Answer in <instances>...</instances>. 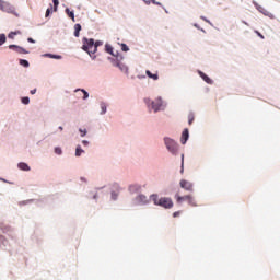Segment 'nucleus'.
<instances>
[{"mask_svg":"<svg viewBox=\"0 0 280 280\" xmlns=\"http://www.w3.org/2000/svg\"><path fill=\"white\" fill-rule=\"evenodd\" d=\"M178 215H180V211H176L173 213V218H178Z\"/></svg>","mask_w":280,"mask_h":280,"instance_id":"obj_36","label":"nucleus"},{"mask_svg":"<svg viewBox=\"0 0 280 280\" xmlns=\"http://www.w3.org/2000/svg\"><path fill=\"white\" fill-rule=\"evenodd\" d=\"M188 124H189V126H191V124H194V114L188 115Z\"/></svg>","mask_w":280,"mask_h":280,"instance_id":"obj_25","label":"nucleus"},{"mask_svg":"<svg viewBox=\"0 0 280 280\" xmlns=\"http://www.w3.org/2000/svg\"><path fill=\"white\" fill-rule=\"evenodd\" d=\"M136 187H137V186H130V188H129L130 191H135Z\"/></svg>","mask_w":280,"mask_h":280,"instance_id":"obj_44","label":"nucleus"},{"mask_svg":"<svg viewBox=\"0 0 280 280\" xmlns=\"http://www.w3.org/2000/svg\"><path fill=\"white\" fill-rule=\"evenodd\" d=\"M14 36H16L14 32H11L9 33L8 38H11V40H14Z\"/></svg>","mask_w":280,"mask_h":280,"instance_id":"obj_33","label":"nucleus"},{"mask_svg":"<svg viewBox=\"0 0 280 280\" xmlns=\"http://www.w3.org/2000/svg\"><path fill=\"white\" fill-rule=\"evenodd\" d=\"M184 167H185V155L182 154V173L184 172Z\"/></svg>","mask_w":280,"mask_h":280,"instance_id":"obj_29","label":"nucleus"},{"mask_svg":"<svg viewBox=\"0 0 280 280\" xmlns=\"http://www.w3.org/2000/svg\"><path fill=\"white\" fill-rule=\"evenodd\" d=\"M147 5H150L151 0H143Z\"/></svg>","mask_w":280,"mask_h":280,"instance_id":"obj_42","label":"nucleus"},{"mask_svg":"<svg viewBox=\"0 0 280 280\" xmlns=\"http://www.w3.org/2000/svg\"><path fill=\"white\" fill-rule=\"evenodd\" d=\"M105 51H107V54H110L112 56H115V52H113V46L108 44L105 46Z\"/></svg>","mask_w":280,"mask_h":280,"instance_id":"obj_21","label":"nucleus"},{"mask_svg":"<svg viewBox=\"0 0 280 280\" xmlns=\"http://www.w3.org/2000/svg\"><path fill=\"white\" fill-rule=\"evenodd\" d=\"M52 3L55 5V12H56V10H58V5L60 4V2L58 0H52Z\"/></svg>","mask_w":280,"mask_h":280,"instance_id":"obj_30","label":"nucleus"},{"mask_svg":"<svg viewBox=\"0 0 280 280\" xmlns=\"http://www.w3.org/2000/svg\"><path fill=\"white\" fill-rule=\"evenodd\" d=\"M19 170H22V172H30V165L25 162H21L18 164Z\"/></svg>","mask_w":280,"mask_h":280,"instance_id":"obj_12","label":"nucleus"},{"mask_svg":"<svg viewBox=\"0 0 280 280\" xmlns=\"http://www.w3.org/2000/svg\"><path fill=\"white\" fill-rule=\"evenodd\" d=\"M147 75L148 78H150L151 80H159V74H153L150 72V70H147Z\"/></svg>","mask_w":280,"mask_h":280,"instance_id":"obj_18","label":"nucleus"},{"mask_svg":"<svg viewBox=\"0 0 280 280\" xmlns=\"http://www.w3.org/2000/svg\"><path fill=\"white\" fill-rule=\"evenodd\" d=\"M20 65L27 69V67H30V61L25 59H20Z\"/></svg>","mask_w":280,"mask_h":280,"instance_id":"obj_22","label":"nucleus"},{"mask_svg":"<svg viewBox=\"0 0 280 280\" xmlns=\"http://www.w3.org/2000/svg\"><path fill=\"white\" fill-rule=\"evenodd\" d=\"M188 139H189V129H184V131L182 132V139H180L182 144L185 145Z\"/></svg>","mask_w":280,"mask_h":280,"instance_id":"obj_10","label":"nucleus"},{"mask_svg":"<svg viewBox=\"0 0 280 280\" xmlns=\"http://www.w3.org/2000/svg\"><path fill=\"white\" fill-rule=\"evenodd\" d=\"M27 40H28L30 43H36V40H34V38H32V37H28Z\"/></svg>","mask_w":280,"mask_h":280,"instance_id":"obj_39","label":"nucleus"},{"mask_svg":"<svg viewBox=\"0 0 280 280\" xmlns=\"http://www.w3.org/2000/svg\"><path fill=\"white\" fill-rule=\"evenodd\" d=\"M257 10H258V12L264 14L265 16H268L269 19H275V14L270 13V11L266 10L264 7L258 5Z\"/></svg>","mask_w":280,"mask_h":280,"instance_id":"obj_9","label":"nucleus"},{"mask_svg":"<svg viewBox=\"0 0 280 280\" xmlns=\"http://www.w3.org/2000/svg\"><path fill=\"white\" fill-rule=\"evenodd\" d=\"M188 205H190V207H198L196 199L191 195H189Z\"/></svg>","mask_w":280,"mask_h":280,"instance_id":"obj_16","label":"nucleus"},{"mask_svg":"<svg viewBox=\"0 0 280 280\" xmlns=\"http://www.w3.org/2000/svg\"><path fill=\"white\" fill-rule=\"evenodd\" d=\"M9 49H12L15 54H30L27 49L14 44L9 45Z\"/></svg>","mask_w":280,"mask_h":280,"instance_id":"obj_7","label":"nucleus"},{"mask_svg":"<svg viewBox=\"0 0 280 280\" xmlns=\"http://www.w3.org/2000/svg\"><path fill=\"white\" fill-rule=\"evenodd\" d=\"M145 104H150V98L144 100Z\"/></svg>","mask_w":280,"mask_h":280,"instance_id":"obj_46","label":"nucleus"},{"mask_svg":"<svg viewBox=\"0 0 280 280\" xmlns=\"http://www.w3.org/2000/svg\"><path fill=\"white\" fill-rule=\"evenodd\" d=\"M54 9V7L50 4V8H48L46 10V19L49 16V14H51V10Z\"/></svg>","mask_w":280,"mask_h":280,"instance_id":"obj_26","label":"nucleus"},{"mask_svg":"<svg viewBox=\"0 0 280 280\" xmlns=\"http://www.w3.org/2000/svg\"><path fill=\"white\" fill-rule=\"evenodd\" d=\"M151 3H153L154 5H161V3L156 2V0H151Z\"/></svg>","mask_w":280,"mask_h":280,"instance_id":"obj_37","label":"nucleus"},{"mask_svg":"<svg viewBox=\"0 0 280 280\" xmlns=\"http://www.w3.org/2000/svg\"><path fill=\"white\" fill-rule=\"evenodd\" d=\"M46 58H54L55 60H62V56L60 55H52V54H46Z\"/></svg>","mask_w":280,"mask_h":280,"instance_id":"obj_17","label":"nucleus"},{"mask_svg":"<svg viewBox=\"0 0 280 280\" xmlns=\"http://www.w3.org/2000/svg\"><path fill=\"white\" fill-rule=\"evenodd\" d=\"M0 10L1 12H7V14H13L14 16H19L16 10L14 9V5H12L8 1L0 0Z\"/></svg>","mask_w":280,"mask_h":280,"instance_id":"obj_3","label":"nucleus"},{"mask_svg":"<svg viewBox=\"0 0 280 280\" xmlns=\"http://www.w3.org/2000/svg\"><path fill=\"white\" fill-rule=\"evenodd\" d=\"M82 143H83V145H89V141H86V140H83Z\"/></svg>","mask_w":280,"mask_h":280,"instance_id":"obj_43","label":"nucleus"},{"mask_svg":"<svg viewBox=\"0 0 280 280\" xmlns=\"http://www.w3.org/2000/svg\"><path fill=\"white\" fill-rule=\"evenodd\" d=\"M66 14H67V16H69V19H71V21H73V23H75V13H73V11H71V10H69V8H67Z\"/></svg>","mask_w":280,"mask_h":280,"instance_id":"obj_14","label":"nucleus"},{"mask_svg":"<svg viewBox=\"0 0 280 280\" xmlns=\"http://www.w3.org/2000/svg\"><path fill=\"white\" fill-rule=\"evenodd\" d=\"M162 106H163V100H161V97L155 98L151 103V108H152V110H154V113H159V110H161Z\"/></svg>","mask_w":280,"mask_h":280,"instance_id":"obj_5","label":"nucleus"},{"mask_svg":"<svg viewBox=\"0 0 280 280\" xmlns=\"http://www.w3.org/2000/svg\"><path fill=\"white\" fill-rule=\"evenodd\" d=\"M101 115H104V114H106V103H102L101 104Z\"/></svg>","mask_w":280,"mask_h":280,"instance_id":"obj_24","label":"nucleus"},{"mask_svg":"<svg viewBox=\"0 0 280 280\" xmlns=\"http://www.w3.org/2000/svg\"><path fill=\"white\" fill-rule=\"evenodd\" d=\"M116 67H119L120 71H124L125 73H128V67L124 66L122 63L117 62Z\"/></svg>","mask_w":280,"mask_h":280,"instance_id":"obj_20","label":"nucleus"},{"mask_svg":"<svg viewBox=\"0 0 280 280\" xmlns=\"http://www.w3.org/2000/svg\"><path fill=\"white\" fill-rule=\"evenodd\" d=\"M13 34H14L15 36H19V35H21V31H14Z\"/></svg>","mask_w":280,"mask_h":280,"instance_id":"obj_38","label":"nucleus"},{"mask_svg":"<svg viewBox=\"0 0 280 280\" xmlns=\"http://www.w3.org/2000/svg\"><path fill=\"white\" fill-rule=\"evenodd\" d=\"M102 46V42H96L94 43V47H96V51H97V47Z\"/></svg>","mask_w":280,"mask_h":280,"instance_id":"obj_35","label":"nucleus"},{"mask_svg":"<svg viewBox=\"0 0 280 280\" xmlns=\"http://www.w3.org/2000/svg\"><path fill=\"white\" fill-rule=\"evenodd\" d=\"M165 145L172 154H176L178 152V144H176V141H174L171 138H164Z\"/></svg>","mask_w":280,"mask_h":280,"instance_id":"obj_4","label":"nucleus"},{"mask_svg":"<svg viewBox=\"0 0 280 280\" xmlns=\"http://www.w3.org/2000/svg\"><path fill=\"white\" fill-rule=\"evenodd\" d=\"M203 21H207V19H205V18H201Z\"/></svg>","mask_w":280,"mask_h":280,"instance_id":"obj_48","label":"nucleus"},{"mask_svg":"<svg viewBox=\"0 0 280 280\" xmlns=\"http://www.w3.org/2000/svg\"><path fill=\"white\" fill-rule=\"evenodd\" d=\"M117 196H118V195H117L115 191L112 192V199H113V200H117Z\"/></svg>","mask_w":280,"mask_h":280,"instance_id":"obj_34","label":"nucleus"},{"mask_svg":"<svg viewBox=\"0 0 280 280\" xmlns=\"http://www.w3.org/2000/svg\"><path fill=\"white\" fill-rule=\"evenodd\" d=\"M55 154H62V149L59 147L55 148Z\"/></svg>","mask_w":280,"mask_h":280,"instance_id":"obj_31","label":"nucleus"},{"mask_svg":"<svg viewBox=\"0 0 280 280\" xmlns=\"http://www.w3.org/2000/svg\"><path fill=\"white\" fill-rule=\"evenodd\" d=\"M199 75L207 84H213V80H211V78H209L205 72L199 71Z\"/></svg>","mask_w":280,"mask_h":280,"instance_id":"obj_11","label":"nucleus"},{"mask_svg":"<svg viewBox=\"0 0 280 280\" xmlns=\"http://www.w3.org/2000/svg\"><path fill=\"white\" fill-rule=\"evenodd\" d=\"M256 34H257L260 38H264V35H261V33L256 32Z\"/></svg>","mask_w":280,"mask_h":280,"instance_id":"obj_45","label":"nucleus"},{"mask_svg":"<svg viewBox=\"0 0 280 280\" xmlns=\"http://www.w3.org/2000/svg\"><path fill=\"white\" fill-rule=\"evenodd\" d=\"M139 199H140V200H145V199H147V197H145V196H143V195H140V196H139Z\"/></svg>","mask_w":280,"mask_h":280,"instance_id":"obj_40","label":"nucleus"},{"mask_svg":"<svg viewBox=\"0 0 280 280\" xmlns=\"http://www.w3.org/2000/svg\"><path fill=\"white\" fill-rule=\"evenodd\" d=\"M179 185H180V188L186 189V191H194V184H191L190 182L182 179Z\"/></svg>","mask_w":280,"mask_h":280,"instance_id":"obj_8","label":"nucleus"},{"mask_svg":"<svg viewBox=\"0 0 280 280\" xmlns=\"http://www.w3.org/2000/svg\"><path fill=\"white\" fill-rule=\"evenodd\" d=\"M151 200L158 207H163V209H172V207H174V201H172L170 197L159 198V195H152Z\"/></svg>","mask_w":280,"mask_h":280,"instance_id":"obj_1","label":"nucleus"},{"mask_svg":"<svg viewBox=\"0 0 280 280\" xmlns=\"http://www.w3.org/2000/svg\"><path fill=\"white\" fill-rule=\"evenodd\" d=\"M79 132H81V137H86V129H79Z\"/></svg>","mask_w":280,"mask_h":280,"instance_id":"obj_32","label":"nucleus"},{"mask_svg":"<svg viewBox=\"0 0 280 280\" xmlns=\"http://www.w3.org/2000/svg\"><path fill=\"white\" fill-rule=\"evenodd\" d=\"M82 50L86 51L89 54V56L93 57L94 54L96 52L95 40L94 39L84 38Z\"/></svg>","mask_w":280,"mask_h":280,"instance_id":"obj_2","label":"nucleus"},{"mask_svg":"<svg viewBox=\"0 0 280 280\" xmlns=\"http://www.w3.org/2000/svg\"><path fill=\"white\" fill-rule=\"evenodd\" d=\"M80 32H82V25L75 24L74 25V36H75V38H80Z\"/></svg>","mask_w":280,"mask_h":280,"instance_id":"obj_13","label":"nucleus"},{"mask_svg":"<svg viewBox=\"0 0 280 280\" xmlns=\"http://www.w3.org/2000/svg\"><path fill=\"white\" fill-rule=\"evenodd\" d=\"M74 95L78 100H89V92L86 90H75Z\"/></svg>","mask_w":280,"mask_h":280,"instance_id":"obj_6","label":"nucleus"},{"mask_svg":"<svg viewBox=\"0 0 280 280\" xmlns=\"http://www.w3.org/2000/svg\"><path fill=\"white\" fill-rule=\"evenodd\" d=\"M31 95H36V89L31 90Z\"/></svg>","mask_w":280,"mask_h":280,"instance_id":"obj_41","label":"nucleus"},{"mask_svg":"<svg viewBox=\"0 0 280 280\" xmlns=\"http://www.w3.org/2000/svg\"><path fill=\"white\" fill-rule=\"evenodd\" d=\"M59 130H63V128H62V127H59Z\"/></svg>","mask_w":280,"mask_h":280,"instance_id":"obj_47","label":"nucleus"},{"mask_svg":"<svg viewBox=\"0 0 280 280\" xmlns=\"http://www.w3.org/2000/svg\"><path fill=\"white\" fill-rule=\"evenodd\" d=\"M5 40H8L5 34H0V47L1 45L5 44Z\"/></svg>","mask_w":280,"mask_h":280,"instance_id":"obj_23","label":"nucleus"},{"mask_svg":"<svg viewBox=\"0 0 280 280\" xmlns=\"http://www.w3.org/2000/svg\"><path fill=\"white\" fill-rule=\"evenodd\" d=\"M176 200H177V202H183V201H185V200H189V195H186V196H179V195H176Z\"/></svg>","mask_w":280,"mask_h":280,"instance_id":"obj_15","label":"nucleus"},{"mask_svg":"<svg viewBox=\"0 0 280 280\" xmlns=\"http://www.w3.org/2000/svg\"><path fill=\"white\" fill-rule=\"evenodd\" d=\"M122 51H130V48L126 44H121Z\"/></svg>","mask_w":280,"mask_h":280,"instance_id":"obj_27","label":"nucleus"},{"mask_svg":"<svg viewBox=\"0 0 280 280\" xmlns=\"http://www.w3.org/2000/svg\"><path fill=\"white\" fill-rule=\"evenodd\" d=\"M22 104H25V105L30 104V97H27V96L23 97Z\"/></svg>","mask_w":280,"mask_h":280,"instance_id":"obj_28","label":"nucleus"},{"mask_svg":"<svg viewBox=\"0 0 280 280\" xmlns=\"http://www.w3.org/2000/svg\"><path fill=\"white\" fill-rule=\"evenodd\" d=\"M84 154V150H82V147L78 145L75 149V156H82Z\"/></svg>","mask_w":280,"mask_h":280,"instance_id":"obj_19","label":"nucleus"}]
</instances>
